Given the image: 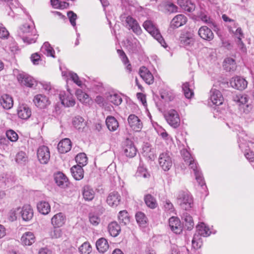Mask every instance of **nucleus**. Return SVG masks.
Returning a JSON list of instances; mask_svg holds the SVG:
<instances>
[{
    "label": "nucleus",
    "mask_w": 254,
    "mask_h": 254,
    "mask_svg": "<svg viewBox=\"0 0 254 254\" xmlns=\"http://www.w3.org/2000/svg\"><path fill=\"white\" fill-rule=\"evenodd\" d=\"M106 124L108 128L112 131L116 130L119 127L118 122L113 116H108L107 117Z\"/></svg>",
    "instance_id": "nucleus-32"
},
{
    "label": "nucleus",
    "mask_w": 254,
    "mask_h": 254,
    "mask_svg": "<svg viewBox=\"0 0 254 254\" xmlns=\"http://www.w3.org/2000/svg\"><path fill=\"white\" fill-rule=\"evenodd\" d=\"M67 15L71 25L74 27L75 29H76L75 21L77 19V15L72 11L68 12Z\"/></svg>",
    "instance_id": "nucleus-56"
},
{
    "label": "nucleus",
    "mask_w": 254,
    "mask_h": 254,
    "mask_svg": "<svg viewBox=\"0 0 254 254\" xmlns=\"http://www.w3.org/2000/svg\"><path fill=\"white\" fill-rule=\"evenodd\" d=\"M65 215L60 212L55 214L51 219V223L55 228L62 227L65 222Z\"/></svg>",
    "instance_id": "nucleus-20"
},
{
    "label": "nucleus",
    "mask_w": 254,
    "mask_h": 254,
    "mask_svg": "<svg viewBox=\"0 0 254 254\" xmlns=\"http://www.w3.org/2000/svg\"><path fill=\"white\" fill-rule=\"evenodd\" d=\"M142 150L145 155L148 156L150 157L151 156H153L155 153V150L151 147L150 144L145 143L142 146Z\"/></svg>",
    "instance_id": "nucleus-45"
},
{
    "label": "nucleus",
    "mask_w": 254,
    "mask_h": 254,
    "mask_svg": "<svg viewBox=\"0 0 254 254\" xmlns=\"http://www.w3.org/2000/svg\"><path fill=\"white\" fill-rule=\"evenodd\" d=\"M177 203L185 210H189L193 205L192 197L187 192L180 191L177 196Z\"/></svg>",
    "instance_id": "nucleus-4"
},
{
    "label": "nucleus",
    "mask_w": 254,
    "mask_h": 254,
    "mask_svg": "<svg viewBox=\"0 0 254 254\" xmlns=\"http://www.w3.org/2000/svg\"><path fill=\"white\" fill-rule=\"evenodd\" d=\"M167 122L173 127L177 128L180 125V118L177 112L171 109L164 114Z\"/></svg>",
    "instance_id": "nucleus-6"
},
{
    "label": "nucleus",
    "mask_w": 254,
    "mask_h": 254,
    "mask_svg": "<svg viewBox=\"0 0 254 254\" xmlns=\"http://www.w3.org/2000/svg\"><path fill=\"white\" fill-rule=\"evenodd\" d=\"M130 28L137 35H140L142 33V30L137 22Z\"/></svg>",
    "instance_id": "nucleus-61"
},
{
    "label": "nucleus",
    "mask_w": 254,
    "mask_h": 254,
    "mask_svg": "<svg viewBox=\"0 0 254 254\" xmlns=\"http://www.w3.org/2000/svg\"><path fill=\"white\" fill-rule=\"evenodd\" d=\"M199 36L203 39L211 41L213 39L214 35L211 30L206 26H201L198 31Z\"/></svg>",
    "instance_id": "nucleus-22"
},
{
    "label": "nucleus",
    "mask_w": 254,
    "mask_h": 254,
    "mask_svg": "<svg viewBox=\"0 0 254 254\" xmlns=\"http://www.w3.org/2000/svg\"><path fill=\"white\" fill-rule=\"evenodd\" d=\"M230 83L232 88L239 90H244L248 85L247 81L240 76H235L232 78Z\"/></svg>",
    "instance_id": "nucleus-9"
},
{
    "label": "nucleus",
    "mask_w": 254,
    "mask_h": 254,
    "mask_svg": "<svg viewBox=\"0 0 254 254\" xmlns=\"http://www.w3.org/2000/svg\"><path fill=\"white\" fill-rule=\"evenodd\" d=\"M209 99L213 104L216 106L221 105L223 101V97L221 93L215 88H212L210 90Z\"/></svg>",
    "instance_id": "nucleus-15"
},
{
    "label": "nucleus",
    "mask_w": 254,
    "mask_h": 254,
    "mask_svg": "<svg viewBox=\"0 0 254 254\" xmlns=\"http://www.w3.org/2000/svg\"><path fill=\"white\" fill-rule=\"evenodd\" d=\"M91 250V247L88 242L84 243L79 248V251L82 254H89Z\"/></svg>",
    "instance_id": "nucleus-50"
},
{
    "label": "nucleus",
    "mask_w": 254,
    "mask_h": 254,
    "mask_svg": "<svg viewBox=\"0 0 254 254\" xmlns=\"http://www.w3.org/2000/svg\"><path fill=\"white\" fill-rule=\"evenodd\" d=\"M180 43L185 46H191L194 42L193 34L190 32L182 34L180 37Z\"/></svg>",
    "instance_id": "nucleus-21"
},
{
    "label": "nucleus",
    "mask_w": 254,
    "mask_h": 254,
    "mask_svg": "<svg viewBox=\"0 0 254 254\" xmlns=\"http://www.w3.org/2000/svg\"><path fill=\"white\" fill-rule=\"evenodd\" d=\"M31 60L33 64H38L39 62L41 60V57L37 53H36L31 55Z\"/></svg>",
    "instance_id": "nucleus-63"
},
{
    "label": "nucleus",
    "mask_w": 254,
    "mask_h": 254,
    "mask_svg": "<svg viewBox=\"0 0 254 254\" xmlns=\"http://www.w3.org/2000/svg\"><path fill=\"white\" fill-rule=\"evenodd\" d=\"M60 98L62 104L65 107H73L75 104V100L70 93L68 94L67 95H63L61 94Z\"/></svg>",
    "instance_id": "nucleus-27"
},
{
    "label": "nucleus",
    "mask_w": 254,
    "mask_h": 254,
    "mask_svg": "<svg viewBox=\"0 0 254 254\" xmlns=\"http://www.w3.org/2000/svg\"><path fill=\"white\" fill-rule=\"evenodd\" d=\"M118 219L120 223L126 225L129 222L128 213L126 210L121 211L118 215Z\"/></svg>",
    "instance_id": "nucleus-43"
},
{
    "label": "nucleus",
    "mask_w": 254,
    "mask_h": 254,
    "mask_svg": "<svg viewBox=\"0 0 254 254\" xmlns=\"http://www.w3.org/2000/svg\"><path fill=\"white\" fill-rule=\"evenodd\" d=\"M71 173L76 180H81L84 176L83 169L81 165H74L70 169Z\"/></svg>",
    "instance_id": "nucleus-28"
},
{
    "label": "nucleus",
    "mask_w": 254,
    "mask_h": 254,
    "mask_svg": "<svg viewBox=\"0 0 254 254\" xmlns=\"http://www.w3.org/2000/svg\"><path fill=\"white\" fill-rule=\"evenodd\" d=\"M76 95L78 99L81 102L87 103L89 101V96L81 90H77L76 92Z\"/></svg>",
    "instance_id": "nucleus-47"
},
{
    "label": "nucleus",
    "mask_w": 254,
    "mask_h": 254,
    "mask_svg": "<svg viewBox=\"0 0 254 254\" xmlns=\"http://www.w3.org/2000/svg\"><path fill=\"white\" fill-rule=\"evenodd\" d=\"M35 241V237L31 232L24 233L21 238V242L23 245L31 246Z\"/></svg>",
    "instance_id": "nucleus-25"
},
{
    "label": "nucleus",
    "mask_w": 254,
    "mask_h": 254,
    "mask_svg": "<svg viewBox=\"0 0 254 254\" xmlns=\"http://www.w3.org/2000/svg\"><path fill=\"white\" fill-rule=\"evenodd\" d=\"M144 28L154 37L163 47L166 46V43L161 36L156 25L151 20H146L143 24Z\"/></svg>",
    "instance_id": "nucleus-3"
},
{
    "label": "nucleus",
    "mask_w": 254,
    "mask_h": 254,
    "mask_svg": "<svg viewBox=\"0 0 254 254\" xmlns=\"http://www.w3.org/2000/svg\"><path fill=\"white\" fill-rule=\"evenodd\" d=\"M137 222L139 225H144L146 223V217L141 212H138L135 215Z\"/></svg>",
    "instance_id": "nucleus-52"
},
{
    "label": "nucleus",
    "mask_w": 254,
    "mask_h": 254,
    "mask_svg": "<svg viewBox=\"0 0 254 254\" xmlns=\"http://www.w3.org/2000/svg\"><path fill=\"white\" fill-rule=\"evenodd\" d=\"M21 217L23 220L28 221L30 220L33 216V211L30 205H24L20 212Z\"/></svg>",
    "instance_id": "nucleus-23"
},
{
    "label": "nucleus",
    "mask_w": 254,
    "mask_h": 254,
    "mask_svg": "<svg viewBox=\"0 0 254 254\" xmlns=\"http://www.w3.org/2000/svg\"><path fill=\"white\" fill-rule=\"evenodd\" d=\"M38 160L41 164L48 163L50 158V153L49 148L45 145H42L37 149V152Z\"/></svg>",
    "instance_id": "nucleus-8"
},
{
    "label": "nucleus",
    "mask_w": 254,
    "mask_h": 254,
    "mask_svg": "<svg viewBox=\"0 0 254 254\" xmlns=\"http://www.w3.org/2000/svg\"><path fill=\"white\" fill-rule=\"evenodd\" d=\"M233 100L240 106H245L247 108L249 107V105L247 104L249 100V97L248 95L246 94H240L236 95L233 97Z\"/></svg>",
    "instance_id": "nucleus-33"
},
{
    "label": "nucleus",
    "mask_w": 254,
    "mask_h": 254,
    "mask_svg": "<svg viewBox=\"0 0 254 254\" xmlns=\"http://www.w3.org/2000/svg\"><path fill=\"white\" fill-rule=\"evenodd\" d=\"M166 9L170 13L178 11V7L173 3H168L166 5Z\"/></svg>",
    "instance_id": "nucleus-58"
},
{
    "label": "nucleus",
    "mask_w": 254,
    "mask_h": 254,
    "mask_svg": "<svg viewBox=\"0 0 254 254\" xmlns=\"http://www.w3.org/2000/svg\"><path fill=\"white\" fill-rule=\"evenodd\" d=\"M68 74L69 75V77L76 84L81 87L82 85V81L79 79V78L76 73L72 71H69Z\"/></svg>",
    "instance_id": "nucleus-53"
},
{
    "label": "nucleus",
    "mask_w": 254,
    "mask_h": 254,
    "mask_svg": "<svg viewBox=\"0 0 254 254\" xmlns=\"http://www.w3.org/2000/svg\"><path fill=\"white\" fill-rule=\"evenodd\" d=\"M37 209L43 214H47L50 211L51 206L48 202L42 201L37 204Z\"/></svg>",
    "instance_id": "nucleus-36"
},
{
    "label": "nucleus",
    "mask_w": 254,
    "mask_h": 254,
    "mask_svg": "<svg viewBox=\"0 0 254 254\" xmlns=\"http://www.w3.org/2000/svg\"><path fill=\"white\" fill-rule=\"evenodd\" d=\"M177 3L184 10L191 12L194 10L195 6L190 0H178Z\"/></svg>",
    "instance_id": "nucleus-29"
},
{
    "label": "nucleus",
    "mask_w": 254,
    "mask_h": 254,
    "mask_svg": "<svg viewBox=\"0 0 254 254\" xmlns=\"http://www.w3.org/2000/svg\"><path fill=\"white\" fill-rule=\"evenodd\" d=\"M144 201L147 206L151 209L155 208L157 206L156 199L151 194L146 195L144 196Z\"/></svg>",
    "instance_id": "nucleus-40"
},
{
    "label": "nucleus",
    "mask_w": 254,
    "mask_h": 254,
    "mask_svg": "<svg viewBox=\"0 0 254 254\" xmlns=\"http://www.w3.org/2000/svg\"><path fill=\"white\" fill-rule=\"evenodd\" d=\"M182 89L185 97L188 99L191 98L193 95V92L190 89L189 83L186 82L183 84Z\"/></svg>",
    "instance_id": "nucleus-49"
},
{
    "label": "nucleus",
    "mask_w": 254,
    "mask_h": 254,
    "mask_svg": "<svg viewBox=\"0 0 254 254\" xmlns=\"http://www.w3.org/2000/svg\"><path fill=\"white\" fill-rule=\"evenodd\" d=\"M33 101L34 104L41 109L46 108L50 104L48 98L41 94L35 95Z\"/></svg>",
    "instance_id": "nucleus-12"
},
{
    "label": "nucleus",
    "mask_w": 254,
    "mask_h": 254,
    "mask_svg": "<svg viewBox=\"0 0 254 254\" xmlns=\"http://www.w3.org/2000/svg\"><path fill=\"white\" fill-rule=\"evenodd\" d=\"M130 28L137 35H140L142 33V30L137 22Z\"/></svg>",
    "instance_id": "nucleus-62"
},
{
    "label": "nucleus",
    "mask_w": 254,
    "mask_h": 254,
    "mask_svg": "<svg viewBox=\"0 0 254 254\" xmlns=\"http://www.w3.org/2000/svg\"><path fill=\"white\" fill-rule=\"evenodd\" d=\"M71 148V142L68 138L62 140L58 145V149L61 153H65L68 152Z\"/></svg>",
    "instance_id": "nucleus-24"
},
{
    "label": "nucleus",
    "mask_w": 254,
    "mask_h": 254,
    "mask_svg": "<svg viewBox=\"0 0 254 254\" xmlns=\"http://www.w3.org/2000/svg\"><path fill=\"white\" fill-rule=\"evenodd\" d=\"M95 194L93 189L89 186H85L82 189V195L85 200H92L95 196Z\"/></svg>",
    "instance_id": "nucleus-31"
},
{
    "label": "nucleus",
    "mask_w": 254,
    "mask_h": 254,
    "mask_svg": "<svg viewBox=\"0 0 254 254\" xmlns=\"http://www.w3.org/2000/svg\"><path fill=\"white\" fill-rule=\"evenodd\" d=\"M183 218L185 221V227H187L188 230H191L194 226V222L192 217L188 213L186 212L183 214Z\"/></svg>",
    "instance_id": "nucleus-42"
},
{
    "label": "nucleus",
    "mask_w": 254,
    "mask_h": 254,
    "mask_svg": "<svg viewBox=\"0 0 254 254\" xmlns=\"http://www.w3.org/2000/svg\"><path fill=\"white\" fill-rule=\"evenodd\" d=\"M17 35L24 43L32 44L36 42L38 37L33 23H25L20 26L17 31Z\"/></svg>",
    "instance_id": "nucleus-1"
},
{
    "label": "nucleus",
    "mask_w": 254,
    "mask_h": 254,
    "mask_svg": "<svg viewBox=\"0 0 254 254\" xmlns=\"http://www.w3.org/2000/svg\"><path fill=\"white\" fill-rule=\"evenodd\" d=\"M123 150L125 155L129 158L134 157L137 153V149L134 143L129 139H127L125 142Z\"/></svg>",
    "instance_id": "nucleus-10"
},
{
    "label": "nucleus",
    "mask_w": 254,
    "mask_h": 254,
    "mask_svg": "<svg viewBox=\"0 0 254 254\" xmlns=\"http://www.w3.org/2000/svg\"><path fill=\"white\" fill-rule=\"evenodd\" d=\"M139 74L142 79L148 84H152L154 82V76L151 72L145 66L139 69Z\"/></svg>",
    "instance_id": "nucleus-16"
},
{
    "label": "nucleus",
    "mask_w": 254,
    "mask_h": 254,
    "mask_svg": "<svg viewBox=\"0 0 254 254\" xmlns=\"http://www.w3.org/2000/svg\"><path fill=\"white\" fill-rule=\"evenodd\" d=\"M187 17L184 14H178L175 16L171 22V27L173 28L180 27L186 23Z\"/></svg>",
    "instance_id": "nucleus-18"
},
{
    "label": "nucleus",
    "mask_w": 254,
    "mask_h": 254,
    "mask_svg": "<svg viewBox=\"0 0 254 254\" xmlns=\"http://www.w3.org/2000/svg\"><path fill=\"white\" fill-rule=\"evenodd\" d=\"M16 162L20 164H23L27 161V156L23 151H19L16 155Z\"/></svg>",
    "instance_id": "nucleus-46"
},
{
    "label": "nucleus",
    "mask_w": 254,
    "mask_h": 254,
    "mask_svg": "<svg viewBox=\"0 0 254 254\" xmlns=\"http://www.w3.org/2000/svg\"><path fill=\"white\" fill-rule=\"evenodd\" d=\"M75 160L79 165L85 166L87 163V158L85 153H81L76 155Z\"/></svg>",
    "instance_id": "nucleus-48"
},
{
    "label": "nucleus",
    "mask_w": 254,
    "mask_h": 254,
    "mask_svg": "<svg viewBox=\"0 0 254 254\" xmlns=\"http://www.w3.org/2000/svg\"><path fill=\"white\" fill-rule=\"evenodd\" d=\"M9 35V32L2 25H0V37L6 38Z\"/></svg>",
    "instance_id": "nucleus-60"
},
{
    "label": "nucleus",
    "mask_w": 254,
    "mask_h": 254,
    "mask_svg": "<svg viewBox=\"0 0 254 254\" xmlns=\"http://www.w3.org/2000/svg\"><path fill=\"white\" fill-rule=\"evenodd\" d=\"M7 138L11 141L14 142L18 139L17 134L13 130H7L6 132Z\"/></svg>",
    "instance_id": "nucleus-57"
},
{
    "label": "nucleus",
    "mask_w": 254,
    "mask_h": 254,
    "mask_svg": "<svg viewBox=\"0 0 254 254\" xmlns=\"http://www.w3.org/2000/svg\"><path fill=\"white\" fill-rule=\"evenodd\" d=\"M89 221L94 226H97L100 222L101 220L98 214L90 213L89 215Z\"/></svg>",
    "instance_id": "nucleus-51"
},
{
    "label": "nucleus",
    "mask_w": 254,
    "mask_h": 254,
    "mask_svg": "<svg viewBox=\"0 0 254 254\" xmlns=\"http://www.w3.org/2000/svg\"><path fill=\"white\" fill-rule=\"evenodd\" d=\"M17 113L18 117L23 120L28 119L31 115L30 109L25 104H22L18 106Z\"/></svg>",
    "instance_id": "nucleus-17"
},
{
    "label": "nucleus",
    "mask_w": 254,
    "mask_h": 254,
    "mask_svg": "<svg viewBox=\"0 0 254 254\" xmlns=\"http://www.w3.org/2000/svg\"><path fill=\"white\" fill-rule=\"evenodd\" d=\"M136 174L137 176L142 177L144 178H148L150 176L146 169L143 166H141L138 167Z\"/></svg>",
    "instance_id": "nucleus-54"
},
{
    "label": "nucleus",
    "mask_w": 254,
    "mask_h": 254,
    "mask_svg": "<svg viewBox=\"0 0 254 254\" xmlns=\"http://www.w3.org/2000/svg\"><path fill=\"white\" fill-rule=\"evenodd\" d=\"M0 104L3 109L9 110L13 107V100L10 95L4 94L0 97Z\"/></svg>",
    "instance_id": "nucleus-19"
},
{
    "label": "nucleus",
    "mask_w": 254,
    "mask_h": 254,
    "mask_svg": "<svg viewBox=\"0 0 254 254\" xmlns=\"http://www.w3.org/2000/svg\"><path fill=\"white\" fill-rule=\"evenodd\" d=\"M197 235L203 237H207L210 235L211 232L209 228L203 222L196 226Z\"/></svg>",
    "instance_id": "nucleus-34"
},
{
    "label": "nucleus",
    "mask_w": 254,
    "mask_h": 254,
    "mask_svg": "<svg viewBox=\"0 0 254 254\" xmlns=\"http://www.w3.org/2000/svg\"><path fill=\"white\" fill-rule=\"evenodd\" d=\"M108 231L111 236L116 237L120 234L121 229L117 222L113 221L109 224Z\"/></svg>",
    "instance_id": "nucleus-30"
},
{
    "label": "nucleus",
    "mask_w": 254,
    "mask_h": 254,
    "mask_svg": "<svg viewBox=\"0 0 254 254\" xmlns=\"http://www.w3.org/2000/svg\"><path fill=\"white\" fill-rule=\"evenodd\" d=\"M62 231L60 229L55 228L54 231L51 232V236L54 238H58L62 236Z\"/></svg>",
    "instance_id": "nucleus-64"
},
{
    "label": "nucleus",
    "mask_w": 254,
    "mask_h": 254,
    "mask_svg": "<svg viewBox=\"0 0 254 254\" xmlns=\"http://www.w3.org/2000/svg\"><path fill=\"white\" fill-rule=\"evenodd\" d=\"M169 227L171 230L175 234H179L183 230L180 219L176 217H172L169 220Z\"/></svg>",
    "instance_id": "nucleus-13"
},
{
    "label": "nucleus",
    "mask_w": 254,
    "mask_h": 254,
    "mask_svg": "<svg viewBox=\"0 0 254 254\" xmlns=\"http://www.w3.org/2000/svg\"><path fill=\"white\" fill-rule=\"evenodd\" d=\"M72 124L74 127L79 130L83 129L86 126L84 119L80 116H77L73 118Z\"/></svg>",
    "instance_id": "nucleus-37"
},
{
    "label": "nucleus",
    "mask_w": 254,
    "mask_h": 254,
    "mask_svg": "<svg viewBox=\"0 0 254 254\" xmlns=\"http://www.w3.org/2000/svg\"><path fill=\"white\" fill-rule=\"evenodd\" d=\"M127 121L130 127L134 131H139L142 128V123L136 115H130L128 117Z\"/></svg>",
    "instance_id": "nucleus-11"
},
{
    "label": "nucleus",
    "mask_w": 254,
    "mask_h": 254,
    "mask_svg": "<svg viewBox=\"0 0 254 254\" xmlns=\"http://www.w3.org/2000/svg\"><path fill=\"white\" fill-rule=\"evenodd\" d=\"M55 180L57 185L63 188L67 187L69 184L67 177L61 172L56 174Z\"/></svg>",
    "instance_id": "nucleus-26"
},
{
    "label": "nucleus",
    "mask_w": 254,
    "mask_h": 254,
    "mask_svg": "<svg viewBox=\"0 0 254 254\" xmlns=\"http://www.w3.org/2000/svg\"><path fill=\"white\" fill-rule=\"evenodd\" d=\"M223 66L228 71H234L236 68L235 61L232 58H228L225 60Z\"/></svg>",
    "instance_id": "nucleus-39"
},
{
    "label": "nucleus",
    "mask_w": 254,
    "mask_h": 254,
    "mask_svg": "<svg viewBox=\"0 0 254 254\" xmlns=\"http://www.w3.org/2000/svg\"><path fill=\"white\" fill-rule=\"evenodd\" d=\"M164 208L166 211L172 212L174 211V206L169 200H166L164 202Z\"/></svg>",
    "instance_id": "nucleus-59"
},
{
    "label": "nucleus",
    "mask_w": 254,
    "mask_h": 254,
    "mask_svg": "<svg viewBox=\"0 0 254 254\" xmlns=\"http://www.w3.org/2000/svg\"><path fill=\"white\" fill-rule=\"evenodd\" d=\"M200 235L195 234L192 240V246L195 249H198L202 245V240Z\"/></svg>",
    "instance_id": "nucleus-44"
},
{
    "label": "nucleus",
    "mask_w": 254,
    "mask_h": 254,
    "mask_svg": "<svg viewBox=\"0 0 254 254\" xmlns=\"http://www.w3.org/2000/svg\"><path fill=\"white\" fill-rule=\"evenodd\" d=\"M96 248L100 253H104L109 249V246L107 240L104 238L98 239L96 243Z\"/></svg>",
    "instance_id": "nucleus-35"
},
{
    "label": "nucleus",
    "mask_w": 254,
    "mask_h": 254,
    "mask_svg": "<svg viewBox=\"0 0 254 254\" xmlns=\"http://www.w3.org/2000/svg\"><path fill=\"white\" fill-rule=\"evenodd\" d=\"M16 77L18 82L21 85L32 88L37 84L36 81L32 76L24 72H19L17 74Z\"/></svg>",
    "instance_id": "nucleus-5"
},
{
    "label": "nucleus",
    "mask_w": 254,
    "mask_h": 254,
    "mask_svg": "<svg viewBox=\"0 0 254 254\" xmlns=\"http://www.w3.org/2000/svg\"><path fill=\"white\" fill-rule=\"evenodd\" d=\"M41 51L47 56L55 58V51L51 46L50 44L47 42L44 43L41 48Z\"/></svg>",
    "instance_id": "nucleus-38"
},
{
    "label": "nucleus",
    "mask_w": 254,
    "mask_h": 254,
    "mask_svg": "<svg viewBox=\"0 0 254 254\" xmlns=\"http://www.w3.org/2000/svg\"><path fill=\"white\" fill-rule=\"evenodd\" d=\"M121 196L118 192L114 191L110 192L106 199L107 203L111 207H116L120 203Z\"/></svg>",
    "instance_id": "nucleus-14"
},
{
    "label": "nucleus",
    "mask_w": 254,
    "mask_h": 254,
    "mask_svg": "<svg viewBox=\"0 0 254 254\" xmlns=\"http://www.w3.org/2000/svg\"><path fill=\"white\" fill-rule=\"evenodd\" d=\"M159 164L165 171H168L172 166L173 161L169 152L162 153L158 158Z\"/></svg>",
    "instance_id": "nucleus-7"
},
{
    "label": "nucleus",
    "mask_w": 254,
    "mask_h": 254,
    "mask_svg": "<svg viewBox=\"0 0 254 254\" xmlns=\"http://www.w3.org/2000/svg\"><path fill=\"white\" fill-rule=\"evenodd\" d=\"M107 99L109 102L116 106L120 105L122 102V98L121 95L117 93L110 94L107 96Z\"/></svg>",
    "instance_id": "nucleus-41"
},
{
    "label": "nucleus",
    "mask_w": 254,
    "mask_h": 254,
    "mask_svg": "<svg viewBox=\"0 0 254 254\" xmlns=\"http://www.w3.org/2000/svg\"><path fill=\"white\" fill-rule=\"evenodd\" d=\"M181 154L184 161L187 164L189 165L190 168L193 169L195 176V179L198 183L199 185L201 187H203L205 185L203 180V178L201 172H200L198 170L196 164L193 158L191 157L190 152L187 150L184 149L181 150Z\"/></svg>",
    "instance_id": "nucleus-2"
},
{
    "label": "nucleus",
    "mask_w": 254,
    "mask_h": 254,
    "mask_svg": "<svg viewBox=\"0 0 254 254\" xmlns=\"http://www.w3.org/2000/svg\"><path fill=\"white\" fill-rule=\"evenodd\" d=\"M51 4L56 8H64L68 3L65 2H61L59 0H51Z\"/></svg>",
    "instance_id": "nucleus-55"
}]
</instances>
